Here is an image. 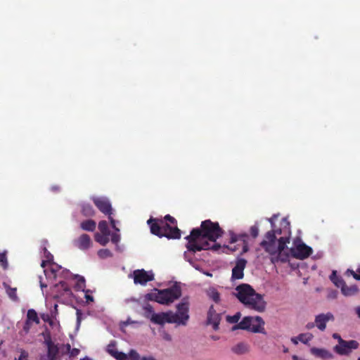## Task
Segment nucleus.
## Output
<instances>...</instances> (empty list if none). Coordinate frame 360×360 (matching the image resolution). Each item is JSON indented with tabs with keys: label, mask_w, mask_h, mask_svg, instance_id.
Returning a JSON list of instances; mask_svg holds the SVG:
<instances>
[{
	"label": "nucleus",
	"mask_w": 360,
	"mask_h": 360,
	"mask_svg": "<svg viewBox=\"0 0 360 360\" xmlns=\"http://www.w3.org/2000/svg\"><path fill=\"white\" fill-rule=\"evenodd\" d=\"M282 228L273 229L268 231L264 236V239L260 243V246L263 248L266 252L271 255V262L273 263L281 262H286L289 259V253L284 252L287 243H290V222L285 218L281 221Z\"/></svg>",
	"instance_id": "obj_1"
},
{
	"label": "nucleus",
	"mask_w": 360,
	"mask_h": 360,
	"mask_svg": "<svg viewBox=\"0 0 360 360\" xmlns=\"http://www.w3.org/2000/svg\"><path fill=\"white\" fill-rule=\"evenodd\" d=\"M224 233L218 222L207 219L201 222L200 228L193 229L185 239L188 241L186 248L189 252H196L210 248L207 240L216 242Z\"/></svg>",
	"instance_id": "obj_2"
},
{
	"label": "nucleus",
	"mask_w": 360,
	"mask_h": 360,
	"mask_svg": "<svg viewBox=\"0 0 360 360\" xmlns=\"http://www.w3.org/2000/svg\"><path fill=\"white\" fill-rule=\"evenodd\" d=\"M236 291L235 296L247 309L257 312L264 311L266 302L263 295L257 293L250 285L240 284L236 288Z\"/></svg>",
	"instance_id": "obj_3"
},
{
	"label": "nucleus",
	"mask_w": 360,
	"mask_h": 360,
	"mask_svg": "<svg viewBox=\"0 0 360 360\" xmlns=\"http://www.w3.org/2000/svg\"><path fill=\"white\" fill-rule=\"evenodd\" d=\"M147 223L150 226L151 233L160 238L166 237L168 239L181 238V230L176 226H172L162 219L150 218Z\"/></svg>",
	"instance_id": "obj_4"
},
{
	"label": "nucleus",
	"mask_w": 360,
	"mask_h": 360,
	"mask_svg": "<svg viewBox=\"0 0 360 360\" xmlns=\"http://www.w3.org/2000/svg\"><path fill=\"white\" fill-rule=\"evenodd\" d=\"M156 292L146 295L150 300H154L160 304H169L181 296V288L178 284H174L170 288L164 290H156Z\"/></svg>",
	"instance_id": "obj_5"
},
{
	"label": "nucleus",
	"mask_w": 360,
	"mask_h": 360,
	"mask_svg": "<svg viewBox=\"0 0 360 360\" xmlns=\"http://www.w3.org/2000/svg\"><path fill=\"white\" fill-rule=\"evenodd\" d=\"M264 321L260 316H245L238 324L233 326L232 330H246L252 333H264Z\"/></svg>",
	"instance_id": "obj_6"
},
{
	"label": "nucleus",
	"mask_w": 360,
	"mask_h": 360,
	"mask_svg": "<svg viewBox=\"0 0 360 360\" xmlns=\"http://www.w3.org/2000/svg\"><path fill=\"white\" fill-rule=\"evenodd\" d=\"M230 238H229V243L230 244H235L233 247H228L229 249H230L231 251L235 252L238 250H239L240 247L242 248L241 254L245 253L248 251V235L245 233H240V234H236L233 231H230L229 233Z\"/></svg>",
	"instance_id": "obj_7"
},
{
	"label": "nucleus",
	"mask_w": 360,
	"mask_h": 360,
	"mask_svg": "<svg viewBox=\"0 0 360 360\" xmlns=\"http://www.w3.org/2000/svg\"><path fill=\"white\" fill-rule=\"evenodd\" d=\"M189 303L188 298H183L181 302L179 303L176 306L177 312L174 314L172 312V316H176V322L174 323H177L179 325L185 326L187 323V321L189 319L188 315V309H189Z\"/></svg>",
	"instance_id": "obj_8"
},
{
	"label": "nucleus",
	"mask_w": 360,
	"mask_h": 360,
	"mask_svg": "<svg viewBox=\"0 0 360 360\" xmlns=\"http://www.w3.org/2000/svg\"><path fill=\"white\" fill-rule=\"evenodd\" d=\"M359 342L356 340H345L339 337V344L335 345L333 350L340 355H349L353 349L359 347Z\"/></svg>",
	"instance_id": "obj_9"
},
{
	"label": "nucleus",
	"mask_w": 360,
	"mask_h": 360,
	"mask_svg": "<svg viewBox=\"0 0 360 360\" xmlns=\"http://www.w3.org/2000/svg\"><path fill=\"white\" fill-rule=\"evenodd\" d=\"M132 276L134 283L136 285L140 284L141 285H146L148 282L155 279V275L153 271H146L143 269L134 270Z\"/></svg>",
	"instance_id": "obj_10"
},
{
	"label": "nucleus",
	"mask_w": 360,
	"mask_h": 360,
	"mask_svg": "<svg viewBox=\"0 0 360 360\" xmlns=\"http://www.w3.org/2000/svg\"><path fill=\"white\" fill-rule=\"evenodd\" d=\"M290 255L296 259H304L309 257L312 253V249L306 244L301 243L295 248L290 250Z\"/></svg>",
	"instance_id": "obj_11"
},
{
	"label": "nucleus",
	"mask_w": 360,
	"mask_h": 360,
	"mask_svg": "<svg viewBox=\"0 0 360 360\" xmlns=\"http://www.w3.org/2000/svg\"><path fill=\"white\" fill-rule=\"evenodd\" d=\"M91 199L100 212L105 215H112V208L108 198L106 197H93Z\"/></svg>",
	"instance_id": "obj_12"
},
{
	"label": "nucleus",
	"mask_w": 360,
	"mask_h": 360,
	"mask_svg": "<svg viewBox=\"0 0 360 360\" xmlns=\"http://www.w3.org/2000/svg\"><path fill=\"white\" fill-rule=\"evenodd\" d=\"M53 297L56 300H58L63 296L70 297L72 295V290L65 281H60L55 284L52 289Z\"/></svg>",
	"instance_id": "obj_13"
},
{
	"label": "nucleus",
	"mask_w": 360,
	"mask_h": 360,
	"mask_svg": "<svg viewBox=\"0 0 360 360\" xmlns=\"http://www.w3.org/2000/svg\"><path fill=\"white\" fill-rule=\"evenodd\" d=\"M44 342L47 346V354L42 356L41 360H60L59 348L52 342L50 337L45 339Z\"/></svg>",
	"instance_id": "obj_14"
},
{
	"label": "nucleus",
	"mask_w": 360,
	"mask_h": 360,
	"mask_svg": "<svg viewBox=\"0 0 360 360\" xmlns=\"http://www.w3.org/2000/svg\"><path fill=\"white\" fill-rule=\"evenodd\" d=\"M176 316H172V311L162 312L159 314L154 313L151 316V321L154 323L163 325L165 323H174L176 322Z\"/></svg>",
	"instance_id": "obj_15"
},
{
	"label": "nucleus",
	"mask_w": 360,
	"mask_h": 360,
	"mask_svg": "<svg viewBox=\"0 0 360 360\" xmlns=\"http://www.w3.org/2000/svg\"><path fill=\"white\" fill-rule=\"evenodd\" d=\"M221 319V314L217 313L214 306L211 305L207 311V324L212 325L213 329L214 330H217L219 329Z\"/></svg>",
	"instance_id": "obj_16"
},
{
	"label": "nucleus",
	"mask_w": 360,
	"mask_h": 360,
	"mask_svg": "<svg viewBox=\"0 0 360 360\" xmlns=\"http://www.w3.org/2000/svg\"><path fill=\"white\" fill-rule=\"evenodd\" d=\"M247 260L243 258L238 259L236 265L232 269L231 278L234 280L242 279L244 276L243 271L246 266Z\"/></svg>",
	"instance_id": "obj_17"
},
{
	"label": "nucleus",
	"mask_w": 360,
	"mask_h": 360,
	"mask_svg": "<svg viewBox=\"0 0 360 360\" xmlns=\"http://www.w3.org/2000/svg\"><path fill=\"white\" fill-rule=\"evenodd\" d=\"M334 316L332 313L320 314L315 317L316 326L321 331L325 330L326 323L329 321H333Z\"/></svg>",
	"instance_id": "obj_18"
},
{
	"label": "nucleus",
	"mask_w": 360,
	"mask_h": 360,
	"mask_svg": "<svg viewBox=\"0 0 360 360\" xmlns=\"http://www.w3.org/2000/svg\"><path fill=\"white\" fill-rule=\"evenodd\" d=\"M91 243L92 242L90 236L86 233L82 234L74 241L75 245L82 250L89 249L91 247Z\"/></svg>",
	"instance_id": "obj_19"
},
{
	"label": "nucleus",
	"mask_w": 360,
	"mask_h": 360,
	"mask_svg": "<svg viewBox=\"0 0 360 360\" xmlns=\"http://www.w3.org/2000/svg\"><path fill=\"white\" fill-rule=\"evenodd\" d=\"M107 352L113 356L117 360H126L127 359V355L122 352H119L116 349L115 341H111L106 349Z\"/></svg>",
	"instance_id": "obj_20"
},
{
	"label": "nucleus",
	"mask_w": 360,
	"mask_h": 360,
	"mask_svg": "<svg viewBox=\"0 0 360 360\" xmlns=\"http://www.w3.org/2000/svg\"><path fill=\"white\" fill-rule=\"evenodd\" d=\"M310 352L314 356L320 358L323 360L331 359L333 358V354L326 349L311 347Z\"/></svg>",
	"instance_id": "obj_21"
},
{
	"label": "nucleus",
	"mask_w": 360,
	"mask_h": 360,
	"mask_svg": "<svg viewBox=\"0 0 360 360\" xmlns=\"http://www.w3.org/2000/svg\"><path fill=\"white\" fill-rule=\"evenodd\" d=\"M339 282L340 283H335V285L341 288V291L345 295L351 296L358 292L359 288L356 285L347 286L345 281H340Z\"/></svg>",
	"instance_id": "obj_22"
},
{
	"label": "nucleus",
	"mask_w": 360,
	"mask_h": 360,
	"mask_svg": "<svg viewBox=\"0 0 360 360\" xmlns=\"http://www.w3.org/2000/svg\"><path fill=\"white\" fill-rule=\"evenodd\" d=\"M61 269V266L56 263L52 262L50 266L44 269V274L48 279L56 280L58 276V271Z\"/></svg>",
	"instance_id": "obj_23"
},
{
	"label": "nucleus",
	"mask_w": 360,
	"mask_h": 360,
	"mask_svg": "<svg viewBox=\"0 0 360 360\" xmlns=\"http://www.w3.org/2000/svg\"><path fill=\"white\" fill-rule=\"evenodd\" d=\"M81 212L85 217H92L95 214L94 207L87 202H84L81 205Z\"/></svg>",
	"instance_id": "obj_24"
},
{
	"label": "nucleus",
	"mask_w": 360,
	"mask_h": 360,
	"mask_svg": "<svg viewBox=\"0 0 360 360\" xmlns=\"http://www.w3.org/2000/svg\"><path fill=\"white\" fill-rule=\"evenodd\" d=\"M232 351L237 354H243L249 352V346L245 342H239L232 348Z\"/></svg>",
	"instance_id": "obj_25"
},
{
	"label": "nucleus",
	"mask_w": 360,
	"mask_h": 360,
	"mask_svg": "<svg viewBox=\"0 0 360 360\" xmlns=\"http://www.w3.org/2000/svg\"><path fill=\"white\" fill-rule=\"evenodd\" d=\"M82 230L86 231H94L96 227V223L93 219H87L80 224Z\"/></svg>",
	"instance_id": "obj_26"
},
{
	"label": "nucleus",
	"mask_w": 360,
	"mask_h": 360,
	"mask_svg": "<svg viewBox=\"0 0 360 360\" xmlns=\"http://www.w3.org/2000/svg\"><path fill=\"white\" fill-rule=\"evenodd\" d=\"M110 234H103L96 233L95 234V240L101 244V245L105 246L109 242V236Z\"/></svg>",
	"instance_id": "obj_27"
},
{
	"label": "nucleus",
	"mask_w": 360,
	"mask_h": 360,
	"mask_svg": "<svg viewBox=\"0 0 360 360\" xmlns=\"http://www.w3.org/2000/svg\"><path fill=\"white\" fill-rule=\"evenodd\" d=\"M26 319L28 321L35 323L36 324H39L40 322L37 313L33 309H30L27 311Z\"/></svg>",
	"instance_id": "obj_28"
},
{
	"label": "nucleus",
	"mask_w": 360,
	"mask_h": 360,
	"mask_svg": "<svg viewBox=\"0 0 360 360\" xmlns=\"http://www.w3.org/2000/svg\"><path fill=\"white\" fill-rule=\"evenodd\" d=\"M207 295L210 299H212L214 302L218 303L220 301V294L219 292L214 289L211 288L207 291Z\"/></svg>",
	"instance_id": "obj_29"
},
{
	"label": "nucleus",
	"mask_w": 360,
	"mask_h": 360,
	"mask_svg": "<svg viewBox=\"0 0 360 360\" xmlns=\"http://www.w3.org/2000/svg\"><path fill=\"white\" fill-rule=\"evenodd\" d=\"M0 265L4 270H6L8 267V263L7 260V251L0 252Z\"/></svg>",
	"instance_id": "obj_30"
},
{
	"label": "nucleus",
	"mask_w": 360,
	"mask_h": 360,
	"mask_svg": "<svg viewBox=\"0 0 360 360\" xmlns=\"http://www.w3.org/2000/svg\"><path fill=\"white\" fill-rule=\"evenodd\" d=\"M98 227L101 232L100 233L110 234V230L108 229V225L106 221L102 220L99 221Z\"/></svg>",
	"instance_id": "obj_31"
},
{
	"label": "nucleus",
	"mask_w": 360,
	"mask_h": 360,
	"mask_svg": "<svg viewBox=\"0 0 360 360\" xmlns=\"http://www.w3.org/2000/svg\"><path fill=\"white\" fill-rule=\"evenodd\" d=\"M313 338V335L310 333H302L297 336L299 341L304 344H307Z\"/></svg>",
	"instance_id": "obj_32"
},
{
	"label": "nucleus",
	"mask_w": 360,
	"mask_h": 360,
	"mask_svg": "<svg viewBox=\"0 0 360 360\" xmlns=\"http://www.w3.org/2000/svg\"><path fill=\"white\" fill-rule=\"evenodd\" d=\"M98 255L101 259H106L108 257H111L112 256V253L108 249H101L98 252Z\"/></svg>",
	"instance_id": "obj_33"
},
{
	"label": "nucleus",
	"mask_w": 360,
	"mask_h": 360,
	"mask_svg": "<svg viewBox=\"0 0 360 360\" xmlns=\"http://www.w3.org/2000/svg\"><path fill=\"white\" fill-rule=\"evenodd\" d=\"M240 319V313L237 312L233 316H227L226 321L230 323H236Z\"/></svg>",
	"instance_id": "obj_34"
},
{
	"label": "nucleus",
	"mask_w": 360,
	"mask_h": 360,
	"mask_svg": "<svg viewBox=\"0 0 360 360\" xmlns=\"http://www.w3.org/2000/svg\"><path fill=\"white\" fill-rule=\"evenodd\" d=\"M59 348V353L62 355L68 354L70 352V345L69 343L62 345Z\"/></svg>",
	"instance_id": "obj_35"
},
{
	"label": "nucleus",
	"mask_w": 360,
	"mask_h": 360,
	"mask_svg": "<svg viewBox=\"0 0 360 360\" xmlns=\"http://www.w3.org/2000/svg\"><path fill=\"white\" fill-rule=\"evenodd\" d=\"M8 296L13 300H17L18 296H17V290L16 288H9L7 290Z\"/></svg>",
	"instance_id": "obj_36"
},
{
	"label": "nucleus",
	"mask_w": 360,
	"mask_h": 360,
	"mask_svg": "<svg viewBox=\"0 0 360 360\" xmlns=\"http://www.w3.org/2000/svg\"><path fill=\"white\" fill-rule=\"evenodd\" d=\"M250 235L253 238H256L259 235V227L257 225H253L250 229Z\"/></svg>",
	"instance_id": "obj_37"
},
{
	"label": "nucleus",
	"mask_w": 360,
	"mask_h": 360,
	"mask_svg": "<svg viewBox=\"0 0 360 360\" xmlns=\"http://www.w3.org/2000/svg\"><path fill=\"white\" fill-rule=\"evenodd\" d=\"M32 322L28 321L26 319V321L23 325V327H22V333H24L25 334H27L30 330V328L32 327Z\"/></svg>",
	"instance_id": "obj_38"
},
{
	"label": "nucleus",
	"mask_w": 360,
	"mask_h": 360,
	"mask_svg": "<svg viewBox=\"0 0 360 360\" xmlns=\"http://www.w3.org/2000/svg\"><path fill=\"white\" fill-rule=\"evenodd\" d=\"M330 280L335 285V283L339 284L340 281H344L341 277H339L337 276L335 271H333L332 274L330 275Z\"/></svg>",
	"instance_id": "obj_39"
},
{
	"label": "nucleus",
	"mask_w": 360,
	"mask_h": 360,
	"mask_svg": "<svg viewBox=\"0 0 360 360\" xmlns=\"http://www.w3.org/2000/svg\"><path fill=\"white\" fill-rule=\"evenodd\" d=\"M164 221H166V222H169L170 224H173L174 226H176V220L175 218H174L173 217H172L171 215L169 214H167L165 218H164Z\"/></svg>",
	"instance_id": "obj_40"
},
{
	"label": "nucleus",
	"mask_w": 360,
	"mask_h": 360,
	"mask_svg": "<svg viewBox=\"0 0 360 360\" xmlns=\"http://www.w3.org/2000/svg\"><path fill=\"white\" fill-rule=\"evenodd\" d=\"M111 241L115 244H117L120 240V234L117 233H112L111 235Z\"/></svg>",
	"instance_id": "obj_41"
},
{
	"label": "nucleus",
	"mask_w": 360,
	"mask_h": 360,
	"mask_svg": "<svg viewBox=\"0 0 360 360\" xmlns=\"http://www.w3.org/2000/svg\"><path fill=\"white\" fill-rule=\"evenodd\" d=\"M129 356L131 360H140L139 355L135 350H131Z\"/></svg>",
	"instance_id": "obj_42"
},
{
	"label": "nucleus",
	"mask_w": 360,
	"mask_h": 360,
	"mask_svg": "<svg viewBox=\"0 0 360 360\" xmlns=\"http://www.w3.org/2000/svg\"><path fill=\"white\" fill-rule=\"evenodd\" d=\"M76 278H77V285L79 288H82L83 286L85 285H84L85 284V279H84V278L83 276L77 275Z\"/></svg>",
	"instance_id": "obj_43"
},
{
	"label": "nucleus",
	"mask_w": 360,
	"mask_h": 360,
	"mask_svg": "<svg viewBox=\"0 0 360 360\" xmlns=\"http://www.w3.org/2000/svg\"><path fill=\"white\" fill-rule=\"evenodd\" d=\"M108 219L110 222V225L112 226V228L116 231H119L120 229L116 226V222H115V220L113 219V217L111 216V215H108Z\"/></svg>",
	"instance_id": "obj_44"
},
{
	"label": "nucleus",
	"mask_w": 360,
	"mask_h": 360,
	"mask_svg": "<svg viewBox=\"0 0 360 360\" xmlns=\"http://www.w3.org/2000/svg\"><path fill=\"white\" fill-rule=\"evenodd\" d=\"M44 257L46 259H48V261L53 262V255L47 250L46 248H44Z\"/></svg>",
	"instance_id": "obj_45"
},
{
	"label": "nucleus",
	"mask_w": 360,
	"mask_h": 360,
	"mask_svg": "<svg viewBox=\"0 0 360 360\" xmlns=\"http://www.w3.org/2000/svg\"><path fill=\"white\" fill-rule=\"evenodd\" d=\"M79 352L80 351L79 349H77V348L71 349L70 348V352L69 353L70 356H72V357L76 356L79 354Z\"/></svg>",
	"instance_id": "obj_46"
},
{
	"label": "nucleus",
	"mask_w": 360,
	"mask_h": 360,
	"mask_svg": "<svg viewBox=\"0 0 360 360\" xmlns=\"http://www.w3.org/2000/svg\"><path fill=\"white\" fill-rule=\"evenodd\" d=\"M41 317H42V319L45 322H48L49 323V325H51V326L53 325V321L49 316V315H43Z\"/></svg>",
	"instance_id": "obj_47"
},
{
	"label": "nucleus",
	"mask_w": 360,
	"mask_h": 360,
	"mask_svg": "<svg viewBox=\"0 0 360 360\" xmlns=\"http://www.w3.org/2000/svg\"><path fill=\"white\" fill-rule=\"evenodd\" d=\"M53 262L51 261H48V259H46V260H43L41 263V266L42 268H44V269H47L46 268V266L49 264V266H50V264L52 263Z\"/></svg>",
	"instance_id": "obj_48"
},
{
	"label": "nucleus",
	"mask_w": 360,
	"mask_h": 360,
	"mask_svg": "<svg viewBox=\"0 0 360 360\" xmlns=\"http://www.w3.org/2000/svg\"><path fill=\"white\" fill-rule=\"evenodd\" d=\"M221 248V245L218 243H215L213 245H210V248L208 250H212L214 251L219 250Z\"/></svg>",
	"instance_id": "obj_49"
},
{
	"label": "nucleus",
	"mask_w": 360,
	"mask_h": 360,
	"mask_svg": "<svg viewBox=\"0 0 360 360\" xmlns=\"http://www.w3.org/2000/svg\"><path fill=\"white\" fill-rule=\"evenodd\" d=\"M81 315H82V313L80 311V310L77 309V323H79L80 321H81Z\"/></svg>",
	"instance_id": "obj_50"
},
{
	"label": "nucleus",
	"mask_w": 360,
	"mask_h": 360,
	"mask_svg": "<svg viewBox=\"0 0 360 360\" xmlns=\"http://www.w3.org/2000/svg\"><path fill=\"white\" fill-rule=\"evenodd\" d=\"M315 326H316L315 322L314 323L310 322L306 325V328L309 330V329H312Z\"/></svg>",
	"instance_id": "obj_51"
},
{
	"label": "nucleus",
	"mask_w": 360,
	"mask_h": 360,
	"mask_svg": "<svg viewBox=\"0 0 360 360\" xmlns=\"http://www.w3.org/2000/svg\"><path fill=\"white\" fill-rule=\"evenodd\" d=\"M359 274H354L353 277L356 280L360 281V269L358 270Z\"/></svg>",
	"instance_id": "obj_52"
},
{
	"label": "nucleus",
	"mask_w": 360,
	"mask_h": 360,
	"mask_svg": "<svg viewBox=\"0 0 360 360\" xmlns=\"http://www.w3.org/2000/svg\"><path fill=\"white\" fill-rule=\"evenodd\" d=\"M297 340H298L297 337L292 338V339H291V341H292L294 344H295V345H297V344L298 343V341H297Z\"/></svg>",
	"instance_id": "obj_53"
},
{
	"label": "nucleus",
	"mask_w": 360,
	"mask_h": 360,
	"mask_svg": "<svg viewBox=\"0 0 360 360\" xmlns=\"http://www.w3.org/2000/svg\"><path fill=\"white\" fill-rule=\"evenodd\" d=\"M145 309L150 312L153 311V307L150 305H147Z\"/></svg>",
	"instance_id": "obj_54"
},
{
	"label": "nucleus",
	"mask_w": 360,
	"mask_h": 360,
	"mask_svg": "<svg viewBox=\"0 0 360 360\" xmlns=\"http://www.w3.org/2000/svg\"><path fill=\"white\" fill-rule=\"evenodd\" d=\"M339 337H340V335L338 333H334L333 335V338H335V339H337L338 341H339Z\"/></svg>",
	"instance_id": "obj_55"
},
{
	"label": "nucleus",
	"mask_w": 360,
	"mask_h": 360,
	"mask_svg": "<svg viewBox=\"0 0 360 360\" xmlns=\"http://www.w3.org/2000/svg\"><path fill=\"white\" fill-rule=\"evenodd\" d=\"M356 313L358 315V316L360 318V307H358L356 308Z\"/></svg>",
	"instance_id": "obj_56"
},
{
	"label": "nucleus",
	"mask_w": 360,
	"mask_h": 360,
	"mask_svg": "<svg viewBox=\"0 0 360 360\" xmlns=\"http://www.w3.org/2000/svg\"><path fill=\"white\" fill-rule=\"evenodd\" d=\"M40 286L41 289H43L44 288H46L47 285L44 284L41 281H40Z\"/></svg>",
	"instance_id": "obj_57"
},
{
	"label": "nucleus",
	"mask_w": 360,
	"mask_h": 360,
	"mask_svg": "<svg viewBox=\"0 0 360 360\" xmlns=\"http://www.w3.org/2000/svg\"><path fill=\"white\" fill-rule=\"evenodd\" d=\"M57 311H58V304H56L54 305V314H55V316H56V314L58 313V312H57Z\"/></svg>",
	"instance_id": "obj_58"
},
{
	"label": "nucleus",
	"mask_w": 360,
	"mask_h": 360,
	"mask_svg": "<svg viewBox=\"0 0 360 360\" xmlns=\"http://www.w3.org/2000/svg\"><path fill=\"white\" fill-rule=\"evenodd\" d=\"M141 360H155V359L152 357H143L141 359Z\"/></svg>",
	"instance_id": "obj_59"
},
{
	"label": "nucleus",
	"mask_w": 360,
	"mask_h": 360,
	"mask_svg": "<svg viewBox=\"0 0 360 360\" xmlns=\"http://www.w3.org/2000/svg\"><path fill=\"white\" fill-rule=\"evenodd\" d=\"M86 298L87 300L93 301V297H91L90 295H86Z\"/></svg>",
	"instance_id": "obj_60"
},
{
	"label": "nucleus",
	"mask_w": 360,
	"mask_h": 360,
	"mask_svg": "<svg viewBox=\"0 0 360 360\" xmlns=\"http://www.w3.org/2000/svg\"><path fill=\"white\" fill-rule=\"evenodd\" d=\"M80 360H91V359L89 358L88 356H86V357H84L83 359H81Z\"/></svg>",
	"instance_id": "obj_61"
},
{
	"label": "nucleus",
	"mask_w": 360,
	"mask_h": 360,
	"mask_svg": "<svg viewBox=\"0 0 360 360\" xmlns=\"http://www.w3.org/2000/svg\"><path fill=\"white\" fill-rule=\"evenodd\" d=\"M349 271H350V273L352 274V275L353 276L354 274H356L354 271L352 270H348Z\"/></svg>",
	"instance_id": "obj_62"
},
{
	"label": "nucleus",
	"mask_w": 360,
	"mask_h": 360,
	"mask_svg": "<svg viewBox=\"0 0 360 360\" xmlns=\"http://www.w3.org/2000/svg\"><path fill=\"white\" fill-rule=\"evenodd\" d=\"M269 221L271 222V225L274 226L272 219H269Z\"/></svg>",
	"instance_id": "obj_63"
},
{
	"label": "nucleus",
	"mask_w": 360,
	"mask_h": 360,
	"mask_svg": "<svg viewBox=\"0 0 360 360\" xmlns=\"http://www.w3.org/2000/svg\"><path fill=\"white\" fill-rule=\"evenodd\" d=\"M357 360H360V357H359Z\"/></svg>",
	"instance_id": "obj_64"
}]
</instances>
